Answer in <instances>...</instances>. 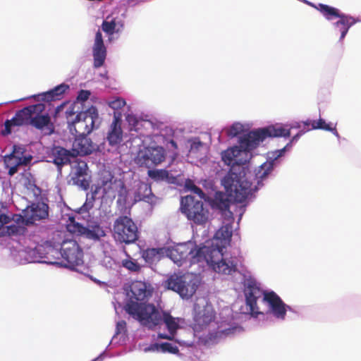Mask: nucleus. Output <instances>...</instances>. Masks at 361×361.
Listing matches in <instances>:
<instances>
[{"label": "nucleus", "mask_w": 361, "mask_h": 361, "mask_svg": "<svg viewBox=\"0 0 361 361\" xmlns=\"http://www.w3.org/2000/svg\"><path fill=\"white\" fill-rule=\"evenodd\" d=\"M301 127V124L298 123L296 126H293L290 128H286L280 125H271L265 128H258L255 130L250 131L248 133L240 137L239 146H235L231 149L225 150L222 153V160L227 165L234 164L243 165L246 163L247 159H242L239 157L242 154L247 156V153L258 147L260 142H263L267 137H287L290 135V129L293 128ZM235 168L232 166L231 169Z\"/></svg>", "instance_id": "nucleus-1"}, {"label": "nucleus", "mask_w": 361, "mask_h": 361, "mask_svg": "<svg viewBox=\"0 0 361 361\" xmlns=\"http://www.w3.org/2000/svg\"><path fill=\"white\" fill-rule=\"evenodd\" d=\"M152 294L149 284L133 281L130 286L129 300L124 307L128 314L144 326L152 327L161 321L159 310L147 302Z\"/></svg>", "instance_id": "nucleus-2"}, {"label": "nucleus", "mask_w": 361, "mask_h": 361, "mask_svg": "<svg viewBox=\"0 0 361 361\" xmlns=\"http://www.w3.org/2000/svg\"><path fill=\"white\" fill-rule=\"evenodd\" d=\"M233 171V169L230 170L222 180L227 194L216 192L213 200V207L222 212L228 210L230 207L231 200L228 197L236 202L243 203L253 191L257 190V186L252 187V183L247 180L243 171Z\"/></svg>", "instance_id": "nucleus-3"}, {"label": "nucleus", "mask_w": 361, "mask_h": 361, "mask_svg": "<svg viewBox=\"0 0 361 361\" xmlns=\"http://www.w3.org/2000/svg\"><path fill=\"white\" fill-rule=\"evenodd\" d=\"M44 111L45 105L42 103L30 105L18 111L11 120L6 121L2 135L11 134L12 127L27 125L37 130H44L47 135L53 134L55 129L54 124L48 113L42 114Z\"/></svg>", "instance_id": "nucleus-4"}, {"label": "nucleus", "mask_w": 361, "mask_h": 361, "mask_svg": "<svg viewBox=\"0 0 361 361\" xmlns=\"http://www.w3.org/2000/svg\"><path fill=\"white\" fill-rule=\"evenodd\" d=\"M246 305L249 307L252 315L261 314L257 302L262 294L259 286L255 280H247L244 290ZM263 300L269 304L273 314L278 319H284L286 314V305L281 298L274 291L264 292Z\"/></svg>", "instance_id": "nucleus-5"}, {"label": "nucleus", "mask_w": 361, "mask_h": 361, "mask_svg": "<svg viewBox=\"0 0 361 361\" xmlns=\"http://www.w3.org/2000/svg\"><path fill=\"white\" fill-rule=\"evenodd\" d=\"M208 251L209 252L207 246L198 247L196 245L189 242L178 245L169 250L168 255L178 266H181L187 260L190 264L202 262L205 259L212 261L210 257L207 256Z\"/></svg>", "instance_id": "nucleus-6"}, {"label": "nucleus", "mask_w": 361, "mask_h": 361, "mask_svg": "<svg viewBox=\"0 0 361 361\" xmlns=\"http://www.w3.org/2000/svg\"><path fill=\"white\" fill-rule=\"evenodd\" d=\"M99 114L95 106H90L85 111L79 112L75 117L74 121H71L68 126L70 132L75 136L87 135L94 128H98Z\"/></svg>", "instance_id": "nucleus-7"}, {"label": "nucleus", "mask_w": 361, "mask_h": 361, "mask_svg": "<svg viewBox=\"0 0 361 361\" xmlns=\"http://www.w3.org/2000/svg\"><path fill=\"white\" fill-rule=\"evenodd\" d=\"M180 210L189 221L196 225H205L209 218V211L204 202L192 195L181 198Z\"/></svg>", "instance_id": "nucleus-8"}, {"label": "nucleus", "mask_w": 361, "mask_h": 361, "mask_svg": "<svg viewBox=\"0 0 361 361\" xmlns=\"http://www.w3.org/2000/svg\"><path fill=\"white\" fill-rule=\"evenodd\" d=\"M113 234L117 241L130 244L137 240L138 228L131 218L120 216L114 223Z\"/></svg>", "instance_id": "nucleus-9"}, {"label": "nucleus", "mask_w": 361, "mask_h": 361, "mask_svg": "<svg viewBox=\"0 0 361 361\" xmlns=\"http://www.w3.org/2000/svg\"><path fill=\"white\" fill-rule=\"evenodd\" d=\"M166 157V150L161 146L144 147L138 151L135 162L140 167L152 169L163 163Z\"/></svg>", "instance_id": "nucleus-10"}, {"label": "nucleus", "mask_w": 361, "mask_h": 361, "mask_svg": "<svg viewBox=\"0 0 361 361\" xmlns=\"http://www.w3.org/2000/svg\"><path fill=\"white\" fill-rule=\"evenodd\" d=\"M209 252H207V256L210 257L212 261L205 259L207 264L217 273L226 275H231L237 271L238 259L236 257L223 258L222 251L219 249H214L209 247Z\"/></svg>", "instance_id": "nucleus-11"}, {"label": "nucleus", "mask_w": 361, "mask_h": 361, "mask_svg": "<svg viewBox=\"0 0 361 361\" xmlns=\"http://www.w3.org/2000/svg\"><path fill=\"white\" fill-rule=\"evenodd\" d=\"M168 289L178 293L183 298L188 299L196 292L198 284L195 279H188L185 276L171 275L165 281Z\"/></svg>", "instance_id": "nucleus-12"}, {"label": "nucleus", "mask_w": 361, "mask_h": 361, "mask_svg": "<svg viewBox=\"0 0 361 361\" xmlns=\"http://www.w3.org/2000/svg\"><path fill=\"white\" fill-rule=\"evenodd\" d=\"M61 255L66 267L73 269L83 264V251L75 240L63 241Z\"/></svg>", "instance_id": "nucleus-13"}, {"label": "nucleus", "mask_w": 361, "mask_h": 361, "mask_svg": "<svg viewBox=\"0 0 361 361\" xmlns=\"http://www.w3.org/2000/svg\"><path fill=\"white\" fill-rule=\"evenodd\" d=\"M49 216V206L44 202L32 203L23 210V221L25 225L34 224L37 221L47 219Z\"/></svg>", "instance_id": "nucleus-14"}, {"label": "nucleus", "mask_w": 361, "mask_h": 361, "mask_svg": "<svg viewBox=\"0 0 361 361\" xmlns=\"http://www.w3.org/2000/svg\"><path fill=\"white\" fill-rule=\"evenodd\" d=\"M107 51L104 45L102 32L98 30L95 34L92 46L93 66L95 68L102 67L106 58Z\"/></svg>", "instance_id": "nucleus-15"}, {"label": "nucleus", "mask_w": 361, "mask_h": 361, "mask_svg": "<svg viewBox=\"0 0 361 361\" xmlns=\"http://www.w3.org/2000/svg\"><path fill=\"white\" fill-rule=\"evenodd\" d=\"M159 315L161 318L160 322L155 324L152 327L147 326L149 329H154L157 326H159L160 324L164 322L166 328L169 332V334H162L159 333L158 334V338L161 339H166L169 341H172L174 338V336L176 333L177 329L179 327L178 323L176 321V319L173 317L170 313L166 312H159Z\"/></svg>", "instance_id": "nucleus-16"}, {"label": "nucleus", "mask_w": 361, "mask_h": 361, "mask_svg": "<svg viewBox=\"0 0 361 361\" xmlns=\"http://www.w3.org/2000/svg\"><path fill=\"white\" fill-rule=\"evenodd\" d=\"M75 156H85L92 154L96 149V145L87 135H78L73 142Z\"/></svg>", "instance_id": "nucleus-17"}, {"label": "nucleus", "mask_w": 361, "mask_h": 361, "mask_svg": "<svg viewBox=\"0 0 361 361\" xmlns=\"http://www.w3.org/2000/svg\"><path fill=\"white\" fill-rule=\"evenodd\" d=\"M106 140L112 147L119 145L123 141L121 119L116 114H114V120L109 126Z\"/></svg>", "instance_id": "nucleus-18"}, {"label": "nucleus", "mask_w": 361, "mask_h": 361, "mask_svg": "<svg viewBox=\"0 0 361 361\" xmlns=\"http://www.w3.org/2000/svg\"><path fill=\"white\" fill-rule=\"evenodd\" d=\"M88 167L85 162H78L74 168L71 177L73 183L83 190H87L90 187V180L87 178Z\"/></svg>", "instance_id": "nucleus-19"}, {"label": "nucleus", "mask_w": 361, "mask_h": 361, "mask_svg": "<svg viewBox=\"0 0 361 361\" xmlns=\"http://www.w3.org/2000/svg\"><path fill=\"white\" fill-rule=\"evenodd\" d=\"M51 157L53 158L54 164L58 167H61L70 164L71 158L76 157L73 149L68 150L64 147L55 146L51 149Z\"/></svg>", "instance_id": "nucleus-20"}, {"label": "nucleus", "mask_w": 361, "mask_h": 361, "mask_svg": "<svg viewBox=\"0 0 361 361\" xmlns=\"http://www.w3.org/2000/svg\"><path fill=\"white\" fill-rule=\"evenodd\" d=\"M232 226L226 224L222 226L215 233L214 240L216 241V249L222 251L224 248L230 245L232 237Z\"/></svg>", "instance_id": "nucleus-21"}, {"label": "nucleus", "mask_w": 361, "mask_h": 361, "mask_svg": "<svg viewBox=\"0 0 361 361\" xmlns=\"http://www.w3.org/2000/svg\"><path fill=\"white\" fill-rule=\"evenodd\" d=\"M69 88L70 87L67 84H60L52 90L39 94V100L44 102L60 100L63 97L64 94L69 90Z\"/></svg>", "instance_id": "nucleus-22"}, {"label": "nucleus", "mask_w": 361, "mask_h": 361, "mask_svg": "<svg viewBox=\"0 0 361 361\" xmlns=\"http://www.w3.org/2000/svg\"><path fill=\"white\" fill-rule=\"evenodd\" d=\"M30 158H23L22 160L20 158L15 157L13 154L6 155L4 158L5 168L8 169V175L13 176L16 174L18 168L21 166H26L29 164Z\"/></svg>", "instance_id": "nucleus-23"}, {"label": "nucleus", "mask_w": 361, "mask_h": 361, "mask_svg": "<svg viewBox=\"0 0 361 361\" xmlns=\"http://www.w3.org/2000/svg\"><path fill=\"white\" fill-rule=\"evenodd\" d=\"M124 26L123 20L118 19L117 18H111L108 16L102 22V29L108 35H113L115 32H120Z\"/></svg>", "instance_id": "nucleus-24"}, {"label": "nucleus", "mask_w": 361, "mask_h": 361, "mask_svg": "<svg viewBox=\"0 0 361 361\" xmlns=\"http://www.w3.org/2000/svg\"><path fill=\"white\" fill-rule=\"evenodd\" d=\"M339 20L334 25L341 32L340 40H343L348 32L349 28L358 20L353 17L341 13L338 18Z\"/></svg>", "instance_id": "nucleus-25"}, {"label": "nucleus", "mask_w": 361, "mask_h": 361, "mask_svg": "<svg viewBox=\"0 0 361 361\" xmlns=\"http://www.w3.org/2000/svg\"><path fill=\"white\" fill-rule=\"evenodd\" d=\"M215 318V313L212 307H206L200 311L195 317V322L200 329L209 324Z\"/></svg>", "instance_id": "nucleus-26"}, {"label": "nucleus", "mask_w": 361, "mask_h": 361, "mask_svg": "<svg viewBox=\"0 0 361 361\" xmlns=\"http://www.w3.org/2000/svg\"><path fill=\"white\" fill-rule=\"evenodd\" d=\"M154 197L149 184L141 183L139 185L135 195V200L136 201H144L148 203H152Z\"/></svg>", "instance_id": "nucleus-27"}, {"label": "nucleus", "mask_w": 361, "mask_h": 361, "mask_svg": "<svg viewBox=\"0 0 361 361\" xmlns=\"http://www.w3.org/2000/svg\"><path fill=\"white\" fill-rule=\"evenodd\" d=\"M307 4L319 11L323 16L328 20H331L333 18H338L342 13L338 9L331 7L329 5L324 4H318L317 5L310 2L305 1Z\"/></svg>", "instance_id": "nucleus-28"}, {"label": "nucleus", "mask_w": 361, "mask_h": 361, "mask_svg": "<svg viewBox=\"0 0 361 361\" xmlns=\"http://www.w3.org/2000/svg\"><path fill=\"white\" fill-rule=\"evenodd\" d=\"M23 185L27 191L32 194L33 197H40L42 190L35 183V178L30 172L23 173Z\"/></svg>", "instance_id": "nucleus-29"}, {"label": "nucleus", "mask_w": 361, "mask_h": 361, "mask_svg": "<svg viewBox=\"0 0 361 361\" xmlns=\"http://www.w3.org/2000/svg\"><path fill=\"white\" fill-rule=\"evenodd\" d=\"M164 247L147 248L141 252V256L147 263L152 264L159 261L164 256Z\"/></svg>", "instance_id": "nucleus-30"}, {"label": "nucleus", "mask_w": 361, "mask_h": 361, "mask_svg": "<svg viewBox=\"0 0 361 361\" xmlns=\"http://www.w3.org/2000/svg\"><path fill=\"white\" fill-rule=\"evenodd\" d=\"M148 176L156 182L172 183L174 178L166 169H149L147 171Z\"/></svg>", "instance_id": "nucleus-31"}, {"label": "nucleus", "mask_w": 361, "mask_h": 361, "mask_svg": "<svg viewBox=\"0 0 361 361\" xmlns=\"http://www.w3.org/2000/svg\"><path fill=\"white\" fill-rule=\"evenodd\" d=\"M272 169L270 163H264L255 170V178L258 185L270 173Z\"/></svg>", "instance_id": "nucleus-32"}, {"label": "nucleus", "mask_w": 361, "mask_h": 361, "mask_svg": "<svg viewBox=\"0 0 361 361\" xmlns=\"http://www.w3.org/2000/svg\"><path fill=\"white\" fill-rule=\"evenodd\" d=\"M68 230L70 232L76 233L78 235H85L87 237H93L94 236V232L87 227H85L82 226L81 224L78 223H74L72 225L68 226Z\"/></svg>", "instance_id": "nucleus-33"}, {"label": "nucleus", "mask_w": 361, "mask_h": 361, "mask_svg": "<svg viewBox=\"0 0 361 361\" xmlns=\"http://www.w3.org/2000/svg\"><path fill=\"white\" fill-rule=\"evenodd\" d=\"M122 266L132 272H139L141 270V265L136 260L131 258L122 260Z\"/></svg>", "instance_id": "nucleus-34"}, {"label": "nucleus", "mask_w": 361, "mask_h": 361, "mask_svg": "<svg viewBox=\"0 0 361 361\" xmlns=\"http://www.w3.org/2000/svg\"><path fill=\"white\" fill-rule=\"evenodd\" d=\"M15 156V157L20 158L22 160L23 158H30L29 164L32 160V156L29 154H26V149L23 146L14 145L13 147V151L11 153Z\"/></svg>", "instance_id": "nucleus-35"}, {"label": "nucleus", "mask_w": 361, "mask_h": 361, "mask_svg": "<svg viewBox=\"0 0 361 361\" xmlns=\"http://www.w3.org/2000/svg\"><path fill=\"white\" fill-rule=\"evenodd\" d=\"M155 347L157 350L160 349L162 353H169L172 354H177L179 353L178 348L176 345H173L170 343H162L160 344H155Z\"/></svg>", "instance_id": "nucleus-36"}, {"label": "nucleus", "mask_w": 361, "mask_h": 361, "mask_svg": "<svg viewBox=\"0 0 361 361\" xmlns=\"http://www.w3.org/2000/svg\"><path fill=\"white\" fill-rule=\"evenodd\" d=\"M318 121V126H315L314 128H319L320 130H324L326 131H330L333 133L334 135L338 137V133L337 132L336 126H332L331 123H326L325 121L322 118H319Z\"/></svg>", "instance_id": "nucleus-37"}, {"label": "nucleus", "mask_w": 361, "mask_h": 361, "mask_svg": "<svg viewBox=\"0 0 361 361\" xmlns=\"http://www.w3.org/2000/svg\"><path fill=\"white\" fill-rule=\"evenodd\" d=\"M243 131V126L240 123H233L227 132L228 136L233 137L238 136Z\"/></svg>", "instance_id": "nucleus-38"}, {"label": "nucleus", "mask_w": 361, "mask_h": 361, "mask_svg": "<svg viewBox=\"0 0 361 361\" xmlns=\"http://www.w3.org/2000/svg\"><path fill=\"white\" fill-rule=\"evenodd\" d=\"M75 105L71 104L68 107V109L66 110V118L68 123V126H70L71 121H74V117L79 113L78 110L75 109Z\"/></svg>", "instance_id": "nucleus-39"}, {"label": "nucleus", "mask_w": 361, "mask_h": 361, "mask_svg": "<svg viewBox=\"0 0 361 361\" xmlns=\"http://www.w3.org/2000/svg\"><path fill=\"white\" fill-rule=\"evenodd\" d=\"M11 220V218L0 211V237L4 235L5 234V226L4 225L9 223Z\"/></svg>", "instance_id": "nucleus-40"}, {"label": "nucleus", "mask_w": 361, "mask_h": 361, "mask_svg": "<svg viewBox=\"0 0 361 361\" xmlns=\"http://www.w3.org/2000/svg\"><path fill=\"white\" fill-rule=\"evenodd\" d=\"M126 104V101L121 98L117 97L108 102V105L113 109L118 110L124 107Z\"/></svg>", "instance_id": "nucleus-41"}, {"label": "nucleus", "mask_w": 361, "mask_h": 361, "mask_svg": "<svg viewBox=\"0 0 361 361\" xmlns=\"http://www.w3.org/2000/svg\"><path fill=\"white\" fill-rule=\"evenodd\" d=\"M94 200L95 199L93 194H92L90 197H89V194H87L86 202L82 206L83 209L86 212H88L90 209H92L94 205Z\"/></svg>", "instance_id": "nucleus-42"}, {"label": "nucleus", "mask_w": 361, "mask_h": 361, "mask_svg": "<svg viewBox=\"0 0 361 361\" xmlns=\"http://www.w3.org/2000/svg\"><path fill=\"white\" fill-rule=\"evenodd\" d=\"M188 188H190L191 191L193 192L195 194H197L201 199H204L205 195L202 190L195 185L193 183H191L190 185L187 184Z\"/></svg>", "instance_id": "nucleus-43"}, {"label": "nucleus", "mask_w": 361, "mask_h": 361, "mask_svg": "<svg viewBox=\"0 0 361 361\" xmlns=\"http://www.w3.org/2000/svg\"><path fill=\"white\" fill-rule=\"evenodd\" d=\"M91 93L89 90H81L78 94L77 99L81 102L87 100Z\"/></svg>", "instance_id": "nucleus-44"}, {"label": "nucleus", "mask_w": 361, "mask_h": 361, "mask_svg": "<svg viewBox=\"0 0 361 361\" xmlns=\"http://www.w3.org/2000/svg\"><path fill=\"white\" fill-rule=\"evenodd\" d=\"M126 331V322L124 320H121L117 322L116 328V334H120L123 332Z\"/></svg>", "instance_id": "nucleus-45"}, {"label": "nucleus", "mask_w": 361, "mask_h": 361, "mask_svg": "<svg viewBox=\"0 0 361 361\" xmlns=\"http://www.w3.org/2000/svg\"><path fill=\"white\" fill-rule=\"evenodd\" d=\"M18 226L16 225H12L9 226L5 227V233H8V235H13L18 233Z\"/></svg>", "instance_id": "nucleus-46"}, {"label": "nucleus", "mask_w": 361, "mask_h": 361, "mask_svg": "<svg viewBox=\"0 0 361 361\" xmlns=\"http://www.w3.org/2000/svg\"><path fill=\"white\" fill-rule=\"evenodd\" d=\"M202 145H203V143L201 141H200V140L194 141L191 144L190 152H197L199 149V148L200 147H202Z\"/></svg>", "instance_id": "nucleus-47"}, {"label": "nucleus", "mask_w": 361, "mask_h": 361, "mask_svg": "<svg viewBox=\"0 0 361 361\" xmlns=\"http://www.w3.org/2000/svg\"><path fill=\"white\" fill-rule=\"evenodd\" d=\"M168 144L170 145L169 149L172 148L173 150L176 151L178 149V145L173 140H170L168 142Z\"/></svg>", "instance_id": "nucleus-48"}, {"label": "nucleus", "mask_w": 361, "mask_h": 361, "mask_svg": "<svg viewBox=\"0 0 361 361\" xmlns=\"http://www.w3.org/2000/svg\"><path fill=\"white\" fill-rule=\"evenodd\" d=\"M302 123L303 125L305 130H306L307 131L311 130V128L310 127V126H311V120H307L305 121H302Z\"/></svg>", "instance_id": "nucleus-49"}, {"label": "nucleus", "mask_w": 361, "mask_h": 361, "mask_svg": "<svg viewBox=\"0 0 361 361\" xmlns=\"http://www.w3.org/2000/svg\"><path fill=\"white\" fill-rule=\"evenodd\" d=\"M305 131L304 130H300V132H298L295 135H294L292 138V140H290V142L293 143V142H296L298 138L302 135L304 134Z\"/></svg>", "instance_id": "nucleus-50"}, {"label": "nucleus", "mask_w": 361, "mask_h": 361, "mask_svg": "<svg viewBox=\"0 0 361 361\" xmlns=\"http://www.w3.org/2000/svg\"><path fill=\"white\" fill-rule=\"evenodd\" d=\"M318 121L316 120H311V130H317L319 128H314L315 126H318Z\"/></svg>", "instance_id": "nucleus-51"}, {"label": "nucleus", "mask_w": 361, "mask_h": 361, "mask_svg": "<svg viewBox=\"0 0 361 361\" xmlns=\"http://www.w3.org/2000/svg\"><path fill=\"white\" fill-rule=\"evenodd\" d=\"M102 355H100L99 356H98L97 357L94 358L92 361H101L102 360Z\"/></svg>", "instance_id": "nucleus-52"}, {"label": "nucleus", "mask_w": 361, "mask_h": 361, "mask_svg": "<svg viewBox=\"0 0 361 361\" xmlns=\"http://www.w3.org/2000/svg\"><path fill=\"white\" fill-rule=\"evenodd\" d=\"M59 106L56 109V112L57 113L59 111Z\"/></svg>", "instance_id": "nucleus-53"}]
</instances>
